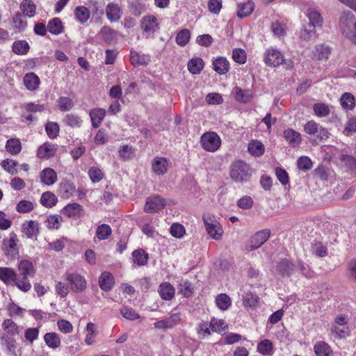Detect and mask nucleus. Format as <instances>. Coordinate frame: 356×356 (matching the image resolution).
Masks as SVG:
<instances>
[{
	"label": "nucleus",
	"instance_id": "nucleus-45",
	"mask_svg": "<svg viewBox=\"0 0 356 356\" xmlns=\"http://www.w3.org/2000/svg\"><path fill=\"white\" fill-rule=\"evenodd\" d=\"M7 152L11 154H17L22 150V145L19 139L10 138L7 140L6 145Z\"/></svg>",
	"mask_w": 356,
	"mask_h": 356
},
{
	"label": "nucleus",
	"instance_id": "nucleus-54",
	"mask_svg": "<svg viewBox=\"0 0 356 356\" xmlns=\"http://www.w3.org/2000/svg\"><path fill=\"white\" fill-rule=\"evenodd\" d=\"M313 109L315 115L320 118L327 116L330 112L329 106L323 103L314 104Z\"/></svg>",
	"mask_w": 356,
	"mask_h": 356
},
{
	"label": "nucleus",
	"instance_id": "nucleus-24",
	"mask_svg": "<svg viewBox=\"0 0 356 356\" xmlns=\"http://www.w3.org/2000/svg\"><path fill=\"white\" fill-rule=\"evenodd\" d=\"M0 340L1 345L6 348L7 352L13 355H16L17 341L13 337L1 335Z\"/></svg>",
	"mask_w": 356,
	"mask_h": 356
},
{
	"label": "nucleus",
	"instance_id": "nucleus-40",
	"mask_svg": "<svg viewBox=\"0 0 356 356\" xmlns=\"http://www.w3.org/2000/svg\"><path fill=\"white\" fill-rule=\"evenodd\" d=\"M204 67V61L200 58H192L188 63V69L193 74H198Z\"/></svg>",
	"mask_w": 356,
	"mask_h": 356
},
{
	"label": "nucleus",
	"instance_id": "nucleus-16",
	"mask_svg": "<svg viewBox=\"0 0 356 356\" xmlns=\"http://www.w3.org/2000/svg\"><path fill=\"white\" fill-rule=\"evenodd\" d=\"M106 17L111 22L118 21L122 17V10L118 4L109 3L106 8Z\"/></svg>",
	"mask_w": 356,
	"mask_h": 356
},
{
	"label": "nucleus",
	"instance_id": "nucleus-43",
	"mask_svg": "<svg viewBox=\"0 0 356 356\" xmlns=\"http://www.w3.org/2000/svg\"><path fill=\"white\" fill-rule=\"evenodd\" d=\"M56 106L60 111H69L74 106L73 100L67 97H60L56 101Z\"/></svg>",
	"mask_w": 356,
	"mask_h": 356
},
{
	"label": "nucleus",
	"instance_id": "nucleus-49",
	"mask_svg": "<svg viewBox=\"0 0 356 356\" xmlns=\"http://www.w3.org/2000/svg\"><path fill=\"white\" fill-rule=\"evenodd\" d=\"M209 325L212 331L219 333L225 332L228 327L227 323L224 320H218L215 318H211Z\"/></svg>",
	"mask_w": 356,
	"mask_h": 356
},
{
	"label": "nucleus",
	"instance_id": "nucleus-37",
	"mask_svg": "<svg viewBox=\"0 0 356 356\" xmlns=\"http://www.w3.org/2000/svg\"><path fill=\"white\" fill-rule=\"evenodd\" d=\"M307 16L309 20L307 24L314 27L322 26L323 18L321 14L316 11L314 9L309 8L307 10Z\"/></svg>",
	"mask_w": 356,
	"mask_h": 356
},
{
	"label": "nucleus",
	"instance_id": "nucleus-55",
	"mask_svg": "<svg viewBox=\"0 0 356 356\" xmlns=\"http://www.w3.org/2000/svg\"><path fill=\"white\" fill-rule=\"evenodd\" d=\"M259 298L257 295L247 292L243 296V304L245 307H255L257 305Z\"/></svg>",
	"mask_w": 356,
	"mask_h": 356
},
{
	"label": "nucleus",
	"instance_id": "nucleus-22",
	"mask_svg": "<svg viewBox=\"0 0 356 356\" xmlns=\"http://www.w3.org/2000/svg\"><path fill=\"white\" fill-rule=\"evenodd\" d=\"M213 70L219 74H225L229 70V63L225 57H218L213 61Z\"/></svg>",
	"mask_w": 356,
	"mask_h": 356
},
{
	"label": "nucleus",
	"instance_id": "nucleus-47",
	"mask_svg": "<svg viewBox=\"0 0 356 356\" xmlns=\"http://www.w3.org/2000/svg\"><path fill=\"white\" fill-rule=\"evenodd\" d=\"M63 122L71 127H80L82 124L81 118L76 114L70 113L67 114L63 120Z\"/></svg>",
	"mask_w": 356,
	"mask_h": 356
},
{
	"label": "nucleus",
	"instance_id": "nucleus-14",
	"mask_svg": "<svg viewBox=\"0 0 356 356\" xmlns=\"http://www.w3.org/2000/svg\"><path fill=\"white\" fill-rule=\"evenodd\" d=\"M98 282L101 289L107 292L113 288L115 278L110 272L104 271L100 275Z\"/></svg>",
	"mask_w": 356,
	"mask_h": 356
},
{
	"label": "nucleus",
	"instance_id": "nucleus-4",
	"mask_svg": "<svg viewBox=\"0 0 356 356\" xmlns=\"http://www.w3.org/2000/svg\"><path fill=\"white\" fill-rule=\"evenodd\" d=\"M65 280L67 282L70 289L76 293L83 291L87 286L86 279L81 275L75 273H66Z\"/></svg>",
	"mask_w": 356,
	"mask_h": 356
},
{
	"label": "nucleus",
	"instance_id": "nucleus-21",
	"mask_svg": "<svg viewBox=\"0 0 356 356\" xmlns=\"http://www.w3.org/2000/svg\"><path fill=\"white\" fill-rule=\"evenodd\" d=\"M254 9V3L253 1L248 0V1L238 4L237 16L241 19H243L252 14Z\"/></svg>",
	"mask_w": 356,
	"mask_h": 356
},
{
	"label": "nucleus",
	"instance_id": "nucleus-34",
	"mask_svg": "<svg viewBox=\"0 0 356 356\" xmlns=\"http://www.w3.org/2000/svg\"><path fill=\"white\" fill-rule=\"evenodd\" d=\"M74 15L76 19L81 24H85L90 18V13L89 10L82 6H79L74 9Z\"/></svg>",
	"mask_w": 356,
	"mask_h": 356
},
{
	"label": "nucleus",
	"instance_id": "nucleus-27",
	"mask_svg": "<svg viewBox=\"0 0 356 356\" xmlns=\"http://www.w3.org/2000/svg\"><path fill=\"white\" fill-rule=\"evenodd\" d=\"M2 327L5 333L2 335L14 337L20 332L19 326L11 319H6L2 323Z\"/></svg>",
	"mask_w": 356,
	"mask_h": 356
},
{
	"label": "nucleus",
	"instance_id": "nucleus-59",
	"mask_svg": "<svg viewBox=\"0 0 356 356\" xmlns=\"http://www.w3.org/2000/svg\"><path fill=\"white\" fill-rule=\"evenodd\" d=\"M130 11L135 16H140L145 10V6L139 0H134L131 2Z\"/></svg>",
	"mask_w": 356,
	"mask_h": 356
},
{
	"label": "nucleus",
	"instance_id": "nucleus-46",
	"mask_svg": "<svg viewBox=\"0 0 356 356\" xmlns=\"http://www.w3.org/2000/svg\"><path fill=\"white\" fill-rule=\"evenodd\" d=\"M29 49V44L26 40H17L13 44V51L17 55L26 54Z\"/></svg>",
	"mask_w": 356,
	"mask_h": 356
},
{
	"label": "nucleus",
	"instance_id": "nucleus-10",
	"mask_svg": "<svg viewBox=\"0 0 356 356\" xmlns=\"http://www.w3.org/2000/svg\"><path fill=\"white\" fill-rule=\"evenodd\" d=\"M181 318L179 313L173 314L165 319L156 321L154 323V326L156 329H171L178 325L181 322Z\"/></svg>",
	"mask_w": 356,
	"mask_h": 356
},
{
	"label": "nucleus",
	"instance_id": "nucleus-18",
	"mask_svg": "<svg viewBox=\"0 0 356 356\" xmlns=\"http://www.w3.org/2000/svg\"><path fill=\"white\" fill-rule=\"evenodd\" d=\"M159 293L163 300H170L174 298L175 289L169 282H163L159 285Z\"/></svg>",
	"mask_w": 356,
	"mask_h": 356
},
{
	"label": "nucleus",
	"instance_id": "nucleus-39",
	"mask_svg": "<svg viewBox=\"0 0 356 356\" xmlns=\"http://www.w3.org/2000/svg\"><path fill=\"white\" fill-rule=\"evenodd\" d=\"M331 53L330 48L323 44H318L315 47L313 54L318 60H327Z\"/></svg>",
	"mask_w": 356,
	"mask_h": 356
},
{
	"label": "nucleus",
	"instance_id": "nucleus-13",
	"mask_svg": "<svg viewBox=\"0 0 356 356\" xmlns=\"http://www.w3.org/2000/svg\"><path fill=\"white\" fill-rule=\"evenodd\" d=\"M141 28L147 33H153L156 31L159 27L157 18L154 15H147L143 17Z\"/></svg>",
	"mask_w": 356,
	"mask_h": 356
},
{
	"label": "nucleus",
	"instance_id": "nucleus-42",
	"mask_svg": "<svg viewBox=\"0 0 356 356\" xmlns=\"http://www.w3.org/2000/svg\"><path fill=\"white\" fill-rule=\"evenodd\" d=\"M341 106L346 110H353L355 106L354 96L349 92H345L340 99Z\"/></svg>",
	"mask_w": 356,
	"mask_h": 356
},
{
	"label": "nucleus",
	"instance_id": "nucleus-25",
	"mask_svg": "<svg viewBox=\"0 0 356 356\" xmlns=\"http://www.w3.org/2000/svg\"><path fill=\"white\" fill-rule=\"evenodd\" d=\"M233 94L235 99L242 103L250 102L252 97V92L250 90H243L238 87L234 88Z\"/></svg>",
	"mask_w": 356,
	"mask_h": 356
},
{
	"label": "nucleus",
	"instance_id": "nucleus-19",
	"mask_svg": "<svg viewBox=\"0 0 356 356\" xmlns=\"http://www.w3.org/2000/svg\"><path fill=\"white\" fill-rule=\"evenodd\" d=\"M23 81L24 86L29 90H35L39 87L40 83V78L33 72L26 74Z\"/></svg>",
	"mask_w": 356,
	"mask_h": 356
},
{
	"label": "nucleus",
	"instance_id": "nucleus-62",
	"mask_svg": "<svg viewBox=\"0 0 356 356\" xmlns=\"http://www.w3.org/2000/svg\"><path fill=\"white\" fill-rule=\"evenodd\" d=\"M122 316L128 320L134 321L140 318V315L134 309L124 307L120 309Z\"/></svg>",
	"mask_w": 356,
	"mask_h": 356
},
{
	"label": "nucleus",
	"instance_id": "nucleus-3",
	"mask_svg": "<svg viewBox=\"0 0 356 356\" xmlns=\"http://www.w3.org/2000/svg\"><path fill=\"white\" fill-rule=\"evenodd\" d=\"M202 220L208 235L216 241L222 238L224 231L220 222L214 215L205 213L202 216Z\"/></svg>",
	"mask_w": 356,
	"mask_h": 356
},
{
	"label": "nucleus",
	"instance_id": "nucleus-57",
	"mask_svg": "<svg viewBox=\"0 0 356 356\" xmlns=\"http://www.w3.org/2000/svg\"><path fill=\"white\" fill-rule=\"evenodd\" d=\"M191 38V32L188 29H183L180 31L176 36V42L179 46L184 47Z\"/></svg>",
	"mask_w": 356,
	"mask_h": 356
},
{
	"label": "nucleus",
	"instance_id": "nucleus-44",
	"mask_svg": "<svg viewBox=\"0 0 356 356\" xmlns=\"http://www.w3.org/2000/svg\"><path fill=\"white\" fill-rule=\"evenodd\" d=\"M0 279L6 284L13 282L16 280V273L9 268H0Z\"/></svg>",
	"mask_w": 356,
	"mask_h": 356
},
{
	"label": "nucleus",
	"instance_id": "nucleus-20",
	"mask_svg": "<svg viewBox=\"0 0 356 356\" xmlns=\"http://www.w3.org/2000/svg\"><path fill=\"white\" fill-rule=\"evenodd\" d=\"M41 181L48 186L54 184L57 180V174L50 168H44L40 175Z\"/></svg>",
	"mask_w": 356,
	"mask_h": 356
},
{
	"label": "nucleus",
	"instance_id": "nucleus-6",
	"mask_svg": "<svg viewBox=\"0 0 356 356\" xmlns=\"http://www.w3.org/2000/svg\"><path fill=\"white\" fill-rule=\"evenodd\" d=\"M200 143L205 150L213 152L220 147L221 140L215 132H207L201 136Z\"/></svg>",
	"mask_w": 356,
	"mask_h": 356
},
{
	"label": "nucleus",
	"instance_id": "nucleus-52",
	"mask_svg": "<svg viewBox=\"0 0 356 356\" xmlns=\"http://www.w3.org/2000/svg\"><path fill=\"white\" fill-rule=\"evenodd\" d=\"M340 161L351 172H356V159L353 156L341 154Z\"/></svg>",
	"mask_w": 356,
	"mask_h": 356
},
{
	"label": "nucleus",
	"instance_id": "nucleus-15",
	"mask_svg": "<svg viewBox=\"0 0 356 356\" xmlns=\"http://www.w3.org/2000/svg\"><path fill=\"white\" fill-rule=\"evenodd\" d=\"M75 189V186L72 182L66 179H63L59 184L58 195L63 199H68L72 196Z\"/></svg>",
	"mask_w": 356,
	"mask_h": 356
},
{
	"label": "nucleus",
	"instance_id": "nucleus-17",
	"mask_svg": "<svg viewBox=\"0 0 356 356\" xmlns=\"http://www.w3.org/2000/svg\"><path fill=\"white\" fill-rule=\"evenodd\" d=\"M56 145L50 143H45L38 149V156L41 159H49L54 156L56 152Z\"/></svg>",
	"mask_w": 356,
	"mask_h": 356
},
{
	"label": "nucleus",
	"instance_id": "nucleus-30",
	"mask_svg": "<svg viewBox=\"0 0 356 356\" xmlns=\"http://www.w3.org/2000/svg\"><path fill=\"white\" fill-rule=\"evenodd\" d=\"M22 232L29 237L36 236L39 232V224L34 220H29L22 225Z\"/></svg>",
	"mask_w": 356,
	"mask_h": 356
},
{
	"label": "nucleus",
	"instance_id": "nucleus-35",
	"mask_svg": "<svg viewBox=\"0 0 356 356\" xmlns=\"http://www.w3.org/2000/svg\"><path fill=\"white\" fill-rule=\"evenodd\" d=\"M130 60L134 66L147 65L149 58L147 56L142 54L136 51H131Z\"/></svg>",
	"mask_w": 356,
	"mask_h": 356
},
{
	"label": "nucleus",
	"instance_id": "nucleus-48",
	"mask_svg": "<svg viewBox=\"0 0 356 356\" xmlns=\"http://www.w3.org/2000/svg\"><path fill=\"white\" fill-rule=\"evenodd\" d=\"M249 152L255 156H260L264 153V146L259 140H252L248 145Z\"/></svg>",
	"mask_w": 356,
	"mask_h": 356
},
{
	"label": "nucleus",
	"instance_id": "nucleus-60",
	"mask_svg": "<svg viewBox=\"0 0 356 356\" xmlns=\"http://www.w3.org/2000/svg\"><path fill=\"white\" fill-rule=\"evenodd\" d=\"M59 125L57 122H49L45 125L47 134L50 138H55L59 133Z\"/></svg>",
	"mask_w": 356,
	"mask_h": 356
},
{
	"label": "nucleus",
	"instance_id": "nucleus-1",
	"mask_svg": "<svg viewBox=\"0 0 356 356\" xmlns=\"http://www.w3.org/2000/svg\"><path fill=\"white\" fill-rule=\"evenodd\" d=\"M339 26L342 34L356 44V19L352 12L347 10L341 14Z\"/></svg>",
	"mask_w": 356,
	"mask_h": 356
},
{
	"label": "nucleus",
	"instance_id": "nucleus-50",
	"mask_svg": "<svg viewBox=\"0 0 356 356\" xmlns=\"http://www.w3.org/2000/svg\"><path fill=\"white\" fill-rule=\"evenodd\" d=\"M20 8L23 13L28 17H33L35 14V5L31 0H23Z\"/></svg>",
	"mask_w": 356,
	"mask_h": 356
},
{
	"label": "nucleus",
	"instance_id": "nucleus-56",
	"mask_svg": "<svg viewBox=\"0 0 356 356\" xmlns=\"http://www.w3.org/2000/svg\"><path fill=\"white\" fill-rule=\"evenodd\" d=\"M111 228L108 225L102 224L98 226L96 235L99 240H104L111 236Z\"/></svg>",
	"mask_w": 356,
	"mask_h": 356
},
{
	"label": "nucleus",
	"instance_id": "nucleus-9",
	"mask_svg": "<svg viewBox=\"0 0 356 356\" xmlns=\"http://www.w3.org/2000/svg\"><path fill=\"white\" fill-rule=\"evenodd\" d=\"M284 56L277 49L270 48L266 50L264 57L265 63L268 66H279L284 63Z\"/></svg>",
	"mask_w": 356,
	"mask_h": 356
},
{
	"label": "nucleus",
	"instance_id": "nucleus-58",
	"mask_svg": "<svg viewBox=\"0 0 356 356\" xmlns=\"http://www.w3.org/2000/svg\"><path fill=\"white\" fill-rule=\"evenodd\" d=\"M96 327L93 323H88L86 325L87 334L85 342L87 345H92L94 343V338L96 336Z\"/></svg>",
	"mask_w": 356,
	"mask_h": 356
},
{
	"label": "nucleus",
	"instance_id": "nucleus-8",
	"mask_svg": "<svg viewBox=\"0 0 356 356\" xmlns=\"http://www.w3.org/2000/svg\"><path fill=\"white\" fill-rule=\"evenodd\" d=\"M166 205V201L159 195H153L147 198L144 211L147 213H156Z\"/></svg>",
	"mask_w": 356,
	"mask_h": 356
},
{
	"label": "nucleus",
	"instance_id": "nucleus-41",
	"mask_svg": "<svg viewBox=\"0 0 356 356\" xmlns=\"http://www.w3.org/2000/svg\"><path fill=\"white\" fill-rule=\"evenodd\" d=\"M58 202V199L56 196L52 193L51 192L47 191L44 192L40 198V203L47 207L51 208L56 205Z\"/></svg>",
	"mask_w": 356,
	"mask_h": 356
},
{
	"label": "nucleus",
	"instance_id": "nucleus-28",
	"mask_svg": "<svg viewBox=\"0 0 356 356\" xmlns=\"http://www.w3.org/2000/svg\"><path fill=\"white\" fill-rule=\"evenodd\" d=\"M284 136L286 141L293 147L298 145L302 140L300 134L292 129L285 130Z\"/></svg>",
	"mask_w": 356,
	"mask_h": 356
},
{
	"label": "nucleus",
	"instance_id": "nucleus-51",
	"mask_svg": "<svg viewBox=\"0 0 356 356\" xmlns=\"http://www.w3.org/2000/svg\"><path fill=\"white\" fill-rule=\"evenodd\" d=\"M216 303L221 310L227 309L231 305V299L229 296L225 293H220L216 298Z\"/></svg>",
	"mask_w": 356,
	"mask_h": 356
},
{
	"label": "nucleus",
	"instance_id": "nucleus-63",
	"mask_svg": "<svg viewBox=\"0 0 356 356\" xmlns=\"http://www.w3.org/2000/svg\"><path fill=\"white\" fill-rule=\"evenodd\" d=\"M272 349L273 344L268 339L261 341L257 346L258 351L263 355H270L272 352Z\"/></svg>",
	"mask_w": 356,
	"mask_h": 356
},
{
	"label": "nucleus",
	"instance_id": "nucleus-11",
	"mask_svg": "<svg viewBox=\"0 0 356 356\" xmlns=\"http://www.w3.org/2000/svg\"><path fill=\"white\" fill-rule=\"evenodd\" d=\"M170 162L165 157L156 156L152 163V170L156 175H163L167 173Z\"/></svg>",
	"mask_w": 356,
	"mask_h": 356
},
{
	"label": "nucleus",
	"instance_id": "nucleus-2",
	"mask_svg": "<svg viewBox=\"0 0 356 356\" xmlns=\"http://www.w3.org/2000/svg\"><path fill=\"white\" fill-rule=\"evenodd\" d=\"M230 177L236 182L244 183L250 180L252 170L243 161L233 163L230 167Z\"/></svg>",
	"mask_w": 356,
	"mask_h": 356
},
{
	"label": "nucleus",
	"instance_id": "nucleus-7",
	"mask_svg": "<svg viewBox=\"0 0 356 356\" xmlns=\"http://www.w3.org/2000/svg\"><path fill=\"white\" fill-rule=\"evenodd\" d=\"M270 230L262 229L255 233L248 241L245 248L248 251H252L261 247L270 237Z\"/></svg>",
	"mask_w": 356,
	"mask_h": 356
},
{
	"label": "nucleus",
	"instance_id": "nucleus-33",
	"mask_svg": "<svg viewBox=\"0 0 356 356\" xmlns=\"http://www.w3.org/2000/svg\"><path fill=\"white\" fill-rule=\"evenodd\" d=\"M20 275L22 277L33 275L35 273L34 267L31 261L29 260H22L18 266Z\"/></svg>",
	"mask_w": 356,
	"mask_h": 356
},
{
	"label": "nucleus",
	"instance_id": "nucleus-53",
	"mask_svg": "<svg viewBox=\"0 0 356 356\" xmlns=\"http://www.w3.org/2000/svg\"><path fill=\"white\" fill-rule=\"evenodd\" d=\"M18 163L16 161L11 159H5L1 162V166L4 170L11 175H16L17 173V166Z\"/></svg>",
	"mask_w": 356,
	"mask_h": 356
},
{
	"label": "nucleus",
	"instance_id": "nucleus-64",
	"mask_svg": "<svg viewBox=\"0 0 356 356\" xmlns=\"http://www.w3.org/2000/svg\"><path fill=\"white\" fill-rule=\"evenodd\" d=\"M62 217L59 215H51L47 217L46 222L49 229H58L60 226Z\"/></svg>",
	"mask_w": 356,
	"mask_h": 356
},
{
	"label": "nucleus",
	"instance_id": "nucleus-31",
	"mask_svg": "<svg viewBox=\"0 0 356 356\" xmlns=\"http://www.w3.org/2000/svg\"><path fill=\"white\" fill-rule=\"evenodd\" d=\"M82 211L83 207L81 204L78 203H71L63 208V213L68 218H73L79 216Z\"/></svg>",
	"mask_w": 356,
	"mask_h": 356
},
{
	"label": "nucleus",
	"instance_id": "nucleus-61",
	"mask_svg": "<svg viewBox=\"0 0 356 356\" xmlns=\"http://www.w3.org/2000/svg\"><path fill=\"white\" fill-rule=\"evenodd\" d=\"M100 34L104 40L107 42H113L116 38V32L108 26H104L100 31Z\"/></svg>",
	"mask_w": 356,
	"mask_h": 356
},
{
	"label": "nucleus",
	"instance_id": "nucleus-5",
	"mask_svg": "<svg viewBox=\"0 0 356 356\" xmlns=\"http://www.w3.org/2000/svg\"><path fill=\"white\" fill-rule=\"evenodd\" d=\"M304 131L309 135L316 136L320 141L325 140L330 136L328 130L319 125L314 120L308 121L304 126Z\"/></svg>",
	"mask_w": 356,
	"mask_h": 356
},
{
	"label": "nucleus",
	"instance_id": "nucleus-12",
	"mask_svg": "<svg viewBox=\"0 0 356 356\" xmlns=\"http://www.w3.org/2000/svg\"><path fill=\"white\" fill-rule=\"evenodd\" d=\"M296 266L287 259H282L277 262L276 270L282 277H289L294 272Z\"/></svg>",
	"mask_w": 356,
	"mask_h": 356
},
{
	"label": "nucleus",
	"instance_id": "nucleus-32",
	"mask_svg": "<svg viewBox=\"0 0 356 356\" xmlns=\"http://www.w3.org/2000/svg\"><path fill=\"white\" fill-rule=\"evenodd\" d=\"M317 356H333V352L330 346L324 341L317 342L314 347Z\"/></svg>",
	"mask_w": 356,
	"mask_h": 356
},
{
	"label": "nucleus",
	"instance_id": "nucleus-29",
	"mask_svg": "<svg viewBox=\"0 0 356 356\" xmlns=\"http://www.w3.org/2000/svg\"><path fill=\"white\" fill-rule=\"evenodd\" d=\"M131 255L134 263L138 266H145L148 262L149 255L143 249L133 251Z\"/></svg>",
	"mask_w": 356,
	"mask_h": 356
},
{
	"label": "nucleus",
	"instance_id": "nucleus-38",
	"mask_svg": "<svg viewBox=\"0 0 356 356\" xmlns=\"http://www.w3.org/2000/svg\"><path fill=\"white\" fill-rule=\"evenodd\" d=\"M44 340L46 344L51 348L56 349L60 346L59 335L55 332H48L44 334Z\"/></svg>",
	"mask_w": 356,
	"mask_h": 356
},
{
	"label": "nucleus",
	"instance_id": "nucleus-23",
	"mask_svg": "<svg viewBox=\"0 0 356 356\" xmlns=\"http://www.w3.org/2000/svg\"><path fill=\"white\" fill-rule=\"evenodd\" d=\"M315 28L307 23L303 24L300 31V38L305 41H309L316 38L317 35Z\"/></svg>",
	"mask_w": 356,
	"mask_h": 356
},
{
	"label": "nucleus",
	"instance_id": "nucleus-26",
	"mask_svg": "<svg viewBox=\"0 0 356 356\" xmlns=\"http://www.w3.org/2000/svg\"><path fill=\"white\" fill-rule=\"evenodd\" d=\"M106 115V110L104 108H95L90 112V117L92 121V125L94 128L100 126L102 122Z\"/></svg>",
	"mask_w": 356,
	"mask_h": 356
},
{
	"label": "nucleus",
	"instance_id": "nucleus-36",
	"mask_svg": "<svg viewBox=\"0 0 356 356\" xmlns=\"http://www.w3.org/2000/svg\"><path fill=\"white\" fill-rule=\"evenodd\" d=\"M47 30L53 35H58L63 32V26L61 20L54 17L49 21Z\"/></svg>",
	"mask_w": 356,
	"mask_h": 356
}]
</instances>
